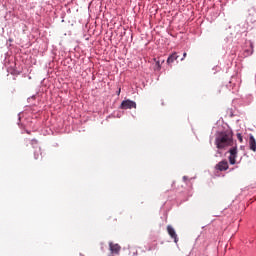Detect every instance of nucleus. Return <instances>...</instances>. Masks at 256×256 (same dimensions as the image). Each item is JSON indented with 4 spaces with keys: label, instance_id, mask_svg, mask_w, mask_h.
<instances>
[{
    "label": "nucleus",
    "instance_id": "1",
    "mask_svg": "<svg viewBox=\"0 0 256 256\" xmlns=\"http://www.w3.org/2000/svg\"><path fill=\"white\" fill-rule=\"evenodd\" d=\"M233 132L226 130L216 134L215 145L218 149H227L233 147Z\"/></svg>",
    "mask_w": 256,
    "mask_h": 256
},
{
    "label": "nucleus",
    "instance_id": "2",
    "mask_svg": "<svg viewBox=\"0 0 256 256\" xmlns=\"http://www.w3.org/2000/svg\"><path fill=\"white\" fill-rule=\"evenodd\" d=\"M228 153H230V156L228 157L230 165H235L237 163V155L239 151L237 150V145L232 146V148L229 149Z\"/></svg>",
    "mask_w": 256,
    "mask_h": 256
},
{
    "label": "nucleus",
    "instance_id": "3",
    "mask_svg": "<svg viewBox=\"0 0 256 256\" xmlns=\"http://www.w3.org/2000/svg\"><path fill=\"white\" fill-rule=\"evenodd\" d=\"M120 109H137V103L133 100H124L120 105Z\"/></svg>",
    "mask_w": 256,
    "mask_h": 256
},
{
    "label": "nucleus",
    "instance_id": "4",
    "mask_svg": "<svg viewBox=\"0 0 256 256\" xmlns=\"http://www.w3.org/2000/svg\"><path fill=\"white\" fill-rule=\"evenodd\" d=\"M215 169H217V171H227V169H229V162L222 160L216 164Z\"/></svg>",
    "mask_w": 256,
    "mask_h": 256
},
{
    "label": "nucleus",
    "instance_id": "5",
    "mask_svg": "<svg viewBox=\"0 0 256 256\" xmlns=\"http://www.w3.org/2000/svg\"><path fill=\"white\" fill-rule=\"evenodd\" d=\"M167 231H168V235H170V237L174 239V243H179L177 232H175V229L171 225L167 226Z\"/></svg>",
    "mask_w": 256,
    "mask_h": 256
},
{
    "label": "nucleus",
    "instance_id": "6",
    "mask_svg": "<svg viewBox=\"0 0 256 256\" xmlns=\"http://www.w3.org/2000/svg\"><path fill=\"white\" fill-rule=\"evenodd\" d=\"M109 248L112 254L114 253L115 255H119V253L121 252V246L119 244H114L113 242H110Z\"/></svg>",
    "mask_w": 256,
    "mask_h": 256
},
{
    "label": "nucleus",
    "instance_id": "7",
    "mask_svg": "<svg viewBox=\"0 0 256 256\" xmlns=\"http://www.w3.org/2000/svg\"><path fill=\"white\" fill-rule=\"evenodd\" d=\"M249 147H250L251 151H253L255 153V151H256V140H255V137L253 135H250V137H249Z\"/></svg>",
    "mask_w": 256,
    "mask_h": 256
},
{
    "label": "nucleus",
    "instance_id": "8",
    "mask_svg": "<svg viewBox=\"0 0 256 256\" xmlns=\"http://www.w3.org/2000/svg\"><path fill=\"white\" fill-rule=\"evenodd\" d=\"M177 59H179V55H177V52H174L168 57L167 64L171 65V63H174L175 61H177Z\"/></svg>",
    "mask_w": 256,
    "mask_h": 256
},
{
    "label": "nucleus",
    "instance_id": "9",
    "mask_svg": "<svg viewBox=\"0 0 256 256\" xmlns=\"http://www.w3.org/2000/svg\"><path fill=\"white\" fill-rule=\"evenodd\" d=\"M162 63H165V60H158V61H156L154 70H155V71H161V64H162Z\"/></svg>",
    "mask_w": 256,
    "mask_h": 256
},
{
    "label": "nucleus",
    "instance_id": "10",
    "mask_svg": "<svg viewBox=\"0 0 256 256\" xmlns=\"http://www.w3.org/2000/svg\"><path fill=\"white\" fill-rule=\"evenodd\" d=\"M249 47L250 49L249 50H245V53H247V55H253V44L252 42H249Z\"/></svg>",
    "mask_w": 256,
    "mask_h": 256
},
{
    "label": "nucleus",
    "instance_id": "11",
    "mask_svg": "<svg viewBox=\"0 0 256 256\" xmlns=\"http://www.w3.org/2000/svg\"><path fill=\"white\" fill-rule=\"evenodd\" d=\"M237 139L240 141V143H243V136L241 135V133L237 134Z\"/></svg>",
    "mask_w": 256,
    "mask_h": 256
},
{
    "label": "nucleus",
    "instance_id": "12",
    "mask_svg": "<svg viewBox=\"0 0 256 256\" xmlns=\"http://www.w3.org/2000/svg\"><path fill=\"white\" fill-rule=\"evenodd\" d=\"M185 57H187V52H184L183 58L181 59V61H183L185 59Z\"/></svg>",
    "mask_w": 256,
    "mask_h": 256
},
{
    "label": "nucleus",
    "instance_id": "13",
    "mask_svg": "<svg viewBox=\"0 0 256 256\" xmlns=\"http://www.w3.org/2000/svg\"><path fill=\"white\" fill-rule=\"evenodd\" d=\"M183 180L186 181V180H187V176H184V177H183Z\"/></svg>",
    "mask_w": 256,
    "mask_h": 256
},
{
    "label": "nucleus",
    "instance_id": "14",
    "mask_svg": "<svg viewBox=\"0 0 256 256\" xmlns=\"http://www.w3.org/2000/svg\"><path fill=\"white\" fill-rule=\"evenodd\" d=\"M35 159H39V157H37V155H35Z\"/></svg>",
    "mask_w": 256,
    "mask_h": 256
},
{
    "label": "nucleus",
    "instance_id": "15",
    "mask_svg": "<svg viewBox=\"0 0 256 256\" xmlns=\"http://www.w3.org/2000/svg\"><path fill=\"white\" fill-rule=\"evenodd\" d=\"M118 93H121V89H119V92Z\"/></svg>",
    "mask_w": 256,
    "mask_h": 256
}]
</instances>
